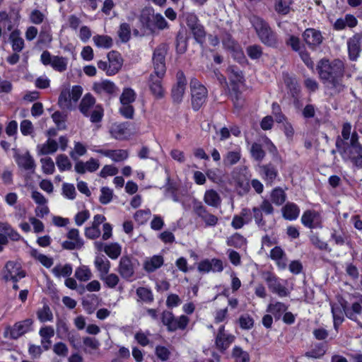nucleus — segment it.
<instances>
[{"label":"nucleus","mask_w":362,"mask_h":362,"mask_svg":"<svg viewBox=\"0 0 362 362\" xmlns=\"http://www.w3.org/2000/svg\"><path fill=\"white\" fill-rule=\"evenodd\" d=\"M350 123H344L341 130V136H338L336 146L344 159H349L354 165L362 168V146L358 142L356 132L351 133Z\"/></svg>","instance_id":"nucleus-1"},{"label":"nucleus","mask_w":362,"mask_h":362,"mask_svg":"<svg viewBox=\"0 0 362 362\" xmlns=\"http://www.w3.org/2000/svg\"><path fill=\"white\" fill-rule=\"evenodd\" d=\"M344 71V63L339 59H334L332 62L325 59L320 60L318 64V74L324 83L330 88V95L338 93L343 90L341 79Z\"/></svg>","instance_id":"nucleus-2"},{"label":"nucleus","mask_w":362,"mask_h":362,"mask_svg":"<svg viewBox=\"0 0 362 362\" xmlns=\"http://www.w3.org/2000/svg\"><path fill=\"white\" fill-rule=\"evenodd\" d=\"M165 54L166 49L162 45L155 49L153 55L154 71L150 76L148 86L151 92L156 98H162L165 93L162 79L165 74Z\"/></svg>","instance_id":"nucleus-3"},{"label":"nucleus","mask_w":362,"mask_h":362,"mask_svg":"<svg viewBox=\"0 0 362 362\" xmlns=\"http://www.w3.org/2000/svg\"><path fill=\"white\" fill-rule=\"evenodd\" d=\"M264 279L270 291L281 298L288 296L293 290V279H282L271 272L265 273Z\"/></svg>","instance_id":"nucleus-4"},{"label":"nucleus","mask_w":362,"mask_h":362,"mask_svg":"<svg viewBox=\"0 0 362 362\" xmlns=\"http://www.w3.org/2000/svg\"><path fill=\"white\" fill-rule=\"evenodd\" d=\"M228 78L230 81L229 92L234 105L238 106V102L240 99V92L244 86V77L243 73L238 69L234 66H230L228 69Z\"/></svg>","instance_id":"nucleus-5"},{"label":"nucleus","mask_w":362,"mask_h":362,"mask_svg":"<svg viewBox=\"0 0 362 362\" xmlns=\"http://www.w3.org/2000/svg\"><path fill=\"white\" fill-rule=\"evenodd\" d=\"M250 22L262 43L268 46L276 45V35L263 19L254 16L250 18Z\"/></svg>","instance_id":"nucleus-6"},{"label":"nucleus","mask_w":362,"mask_h":362,"mask_svg":"<svg viewBox=\"0 0 362 362\" xmlns=\"http://www.w3.org/2000/svg\"><path fill=\"white\" fill-rule=\"evenodd\" d=\"M107 59L110 61V65L105 61L100 60L98 62V67L104 71L107 76H114L117 74L123 65V59L121 54L116 51H111L107 54Z\"/></svg>","instance_id":"nucleus-7"},{"label":"nucleus","mask_w":362,"mask_h":362,"mask_svg":"<svg viewBox=\"0 0 362 362\" xmlns=\"http://www.w3.org/2000/svg\"><path fill=\"white\" fill-rule=\"evenodd\" d=\"M40 62L45 66H49L57 72L63 73L67 70L69 59L59 55H52L49 51H43L40 55Z\"/></svg>","instance_id":"nucleus-8"},{"label":"nucleus","mask_w":362,"mask_h":362,"mask_svg":"<svg viewBox=\"0 0 362 362\" xmlns=\"http://www.w3.org/2000/svg\"><path fill=\"white\" fill-rule=\"evenodd\" d=\"M190 88L192 107L198 110L206 101L207 90L197 78L191 79Z\"/></svg>","instance_id":"nucleus-9"},{"label":"nucleus","mask_w":362,"mask_h":362,"mask_svg":"<svg viewBox=\"0 0 362 362\" xmlns=\"http://www.w3.org/2000/svg\"><path fill=\"white\" fill-rule=\"evenodd\" d=\"M32 325L33 320L31 319L18 322L13 327H8L6 329L4 336L11 339H18L23 334L30 332L32 329Z\"/></svg>","instance_id":"nucleus-10"},{"label":"nucleus","mask_w":362,"mask_h":362,"mask_svg":"<svg viewBox=\"0 0 362 362\" xmlns=\"http://www.w3.org/2000/svg\"><path fill=\"white\" fill-rule=\"evenodd\" d=\"M235 336L227 332L225 329V326L221 325L215 336L216 349L218 351L223 353L230 347L235 341Z\"/></svg>","instance_id":"nucleus-11"},{"label":"nucleus","mask_w":362,"mask_h":362,"mask_svg":"<svg viewBox=\"0 0 362 362\" xmlns=\"http://www.w3.org/2000/svg\"><path fill=\"white\" fill-rule=\"evenodd\" d=\"M4 279L6 281L17 282L25 276V272L22 269L21 264L16 262H8L4 269Z\"/></svg>","instance_id":"nucleus-12"},{"label":"nucleus","mask_w":362,"mask_h":362,"mask_svg":"<svg viewBox=\"0 0 362 362\" xmlns=\"http://www.w3.org/2000/svg\"><path fill=\"white\" fill-rule=\"evenodd\" d=\"M224 269L223 261L220 259H204L200 261L197 265V269L200 273L208 274L219 273Z\"/></svg>","instance_id":"nucleus-13"},{"label":"nucleus","mask_w":362,"mask_h":362,"mask_svg":"<svg viewBox=\"0 0 362 362\" xmlns=\"http://www.w3.org/2000/svg\"><path fill=\"white\" fill-rule=\"evenodd\" d=\"M136 262V260H134L129 256H123L121 257L118 266V272L125 280H132L135 272Z\"/></svg>","instance_id":"nucleus-14"},{"label":"nucleus","mask_w":362,"mask_h":362,"mask_svg":"<svg viewBox=\"0 0 362 362\" xmlns=\"http://www.w3.org/2000/svg\"><path fill=\"white\" fill-rule=\"evenodd\" d=\"M192 204L195 214L204 221L206 226H215L217 224L218 218L210 214L201 202L194 199Z\"/></svg>","instance_id":"nucleus-15"},{"label":"nucleus","mask_w":362,"mask_h":362,"mask_svg":"<svg viewBox=\"0 0 362 362\" xmlns=\"http://www.w3.org/2000/svg\"><path fill=\"white\" fill-rule=\"evenodd\" d=\"M93 152L101 154L110 158L114 162H122L127 159L128 151L124 149L110 150L102 148L100 146H94L90 149Z\"/></svg>","instance_id":"nucleus-16"},{"label":"nucleus","mask_w":362,"mask_h":362,"mask_svg":"<svg viewBox=\"0 0 362 362\" xmlns=\"http://www.w3.org/2000/svg\"><path fill=\"white\" fill-rule=\"evenodd\" d=\"M340 303L346 316L351 320L356 322L361 327L362 305L359 303L356 302L349 307L348 302L346 300H343Z\"/></svg>","instance_id":"nucleus-17"},{"label":"nucleus","mask_w":362,"mask_h":362,"mask_svg":"<svg viewBox=\"0 0 362 362\" xmlns=\"http://www.w3.org/2000/svg\"><path fill=\"white\" fill-rule=\"evenodd\" d=\"M67 240L62 243V247L66 250H78L83 245V240L78 229L72 228L66 234Z\"/></svg>","instance_id":"nucleus-18"},{"label":"nucleus","mask_w":362,"mask_h":362,"mask_svg":"<svg viewBox=\"0 0 362 362\" xmlns=\"http://www.w3.org/2000/svg\"><path fill=\"white\" fill-rule=\"evenodd\" d=\"M176 83L172 88V98L174 102L180 103L182 101L183 95L185 94L187 81L184 73L182 71H179L176 74Z\"/></svg>","instance_id":"nucleus-19"},{"label":"nucleus","mask_w":362,"mask_h":362,"mask_svg":"<svg viewBox=\"0 0 362 362\" xmlns=\"http://www.w3.org/2000/svg\"><path fill=\"white\" fill-rule=\"evenodd\" d=\"M93 90L98 94H107L112 96L117 94L118 87L113 81L104 79L95 82L93 84Z\"/></svg>","instance_id":"nucleus-20"},{"label":"nucleus","mask_w":362,"mask_h":362,"mask_svg":"<svg viewBox=\"0 0 362 362\" xmlns=\"http://www.w3.org/2000/svg\"><path fill=\"white\" fill-rule=\"evenodd\" d=\"M258 173L267 185H272L279 175L276 167L271 163L259 165Z\"/></svg>","instance_id":"nucleus-21"},{"label":"nucleus","mask_w":362,"mask_h":362,"mask_svg":"<svg viewBox=\"0 0 362 362\" xmlns=\"http://www.w3.org/2000/svg\"><path fill=\"white\" fill-rule=\"evenodd\" d=\"M100 167L98 160L91 158L86 162L79 160L75 163V170L79 174H84L86 172L93 173L96 171Z\"/></svg>","instance_id":"nucleus-22"},{"label":"nucleus","mask_w":362,"mask_h":362,"mask_svg":"<svg viewBox=\"0 0 362 362\" xmlns=\"http://www.w3.org/2000/svg\"><path fill=\"white\" fill-rule=\"evenodd\" d=\"M163 263L164 259L162 255H153L145 258L143 268L146 272L151 273L160 268Z\"/></svg>","instance_id":"nucleus-23"},{"label":"nucleus","mask_w":362,"mask_h":362,"mask_svg":"<svg viewBox=\"0 0 362 362\" xmlns=\"http://www.w3.org/2000/svg\"><path fill=\"white\" fill-rule=\"evenodd\" d=\"M362 39L361 33L355 34L348 41L349 55L351 60H356L361 52L360 43Z\"/></svg>","instance_id":"nucleus-24"},{"label":"nucleus","mask_w":362,"mask_h":362,"mask_svg":"<svg viewBox=\"0 0 362 362\" xmlns=\"http://www.w3.org/2000/svg\"><path fill=\"white\" fill-rule=\"evenodd\" d=\"M8 40L13 52H21L24 49L25 41L18 29H15L10 33Z\"/></svg>","instance_id":"nucleus-25"},{"label":"nucleus","mask_w":362,"mask_h":362,"mask_svg":"<svg viewBox=\"0 0 362 362\" xmlns=\"http://www.w3.org/2000/svg\"><path fill=\"white\" fill-rule=\"evenodd\" d=\"M14 158L20 168L25 170L33 171L35 170V161L29 153L26 152L23 154L16 153Z\"/></svg>","instance_id":"nucleus-26"},{"label":"nucleus","mask_w":362,"mask_h":362,"mask_svg":"<svg viewBox=\"0 0 362 362\" xmlns=\"http://www.w3.org/2000/svg\"><path fill=\"white\" fill-rule=\"evenodd\" d=\"M111 136L118 140H124L129 138L130 133L127 123L114 124L110 130Z\"/></svg>","instance_id":"nucleus-27"},{"label":"nucleus","mask_w":362,"mask_h":362,"mask_svg":"<svg viewBox=\"0 0 362 362\" xmlns=\"http://www.w3.org/2000/svg\"><path fill=\"white\" fill-rule=\"evenodd\" d=\"M94 264L99 272V277L103 278V276L107 274L110 270V262L103 255H98L94 260Z\"/></svg>","instance_id":"nucleus-28"},{"label":"nucleus","mask_w":362,"mask_h":362,"mask_svg":"<svg viewBox=\"0 0 362 362\" xmlns=\"http://www.w3.org/2000/svg\"><path fill=\"white\" fill-rule=\"evenodd\" d=\"M269 256L276 263L279 269H284L286 267V255L280 247H274L271 250Z\"/></svg>","instance_id":"nucleus-29"},{"label":"nucleus","mask_w":362,"mask_h":362,"mask_svg":"<svg viewBox=\"0 0 362 362\" xmlns=\"http://www.w3.org/2000/svg\"><path fill=\"white\" fill-rule=\"evenodd\" d=\"M286 304L275 301L270 303L267 308V312L271 313L276 320H279L284 313L287 310Z\"/></svg>","instance_id":"nucleus-30"},{"label":"nucleus","mask_w":362,"mask_h":362,"mask_svg":"<svg viewBox=\"0 0 362 362\" xmlns=\"http://www.w3.org/2000/svg\"><path fill=\"white\" fill-rule=\"evenodd\" d=\"M204 202L208 206L217 208L221 205V199L216 190L211 189L206 190L204 195Z\"/></svg>","instance_id":"nucleus-31"},{"label":"nucleus","mask_w":362,"mask_h":362,"mask_svg":"<svg viewBox=\"0 0 362 362\" xmlns=\"http://www.w3.org/2000/svg\"><path fill=\"white\" fill-rule=\"evenodd\" d=\"M154 16L155 13L153 8H144L141 12V15L139 17V21L143 27L151 30V29L152 28V23Z\"/></svg>","instance_id":"nucleus-32"},{"label":"nucleus","mask_w":362,"mask_h":362,"mask_svg":"<svg viewBox=\"0 0 362 362\" xmlns=\"http://www.w3.org/2000/svg\"><path fill=\"white\" fill-rule=\"evenodd\" d=\"M95 103V98L90 93L86 94L82 98L79 105V110L81 112L83 115L88 117L89 115L90 109L94 107Z\"/></svg>","instance_id":"nucleus-33"},{"label":"nucleus","mask_w":362,"mask_h":362,"mask_svg":"<svg viewBox=\"0 0 362 362\" xmlns=\"http://www.w3.org/2000/svg\"><path fill=\"white\" fill-rule=\"evenodd\" d=\"M282 214L284 218L290 221L296 220L300 214L298 206L293 203H287L282 208Z\"/></svg>","instance_id":"nucleus-34"},{"label":"nucleus","mask_w":362,"mask_h":362,"mask_svg":"<svg viewBox=\"0 0 362 362\" xmlns=\"http://www.w3.org/2000/svg\"><path fill=\"white\" fill-rule=\"evenodd\" d=\"M242 156V151L240 147L238 146L233 151H228L223 158V162L226 165H233L238 163Z\"/></svg>","instance_id":"nucleus-35"},{"label":"nucleus","mask_w":362,"mask_h":362,"mask_svg":"<svg viewBox=\"0 0 362 362\" xmlns=\"http://www.w3.org/2000/svg\"><path fill=\"white\" fill-rule=\"evenodd\" d=\"M231 42V45H228L226 42H223V46L231 51L233 57L237 60L238 62L241 63L245 60V57L244 55L243 51L240 47L239 45L237 44L235 41H230Z\"/></svg>","instance_id":"nucleus-36"},{"label":"nucleus","mask_w":362,"mask_h":362,"mask_svg":"<svg viewBox=\"0 0 362 362\" xmlns=\"http://www.w3.org/2000/svg\"><path fill=\"white\" fill-rule=\"evenodd\" d=\"M57 149L58 143L51 139H49L45 143L37 146L38 152L42 155L54 153Z\"/></svg>","instance_id":"nucleus-37"},{"label":"nucleus","mask_w":362,"mask_h":362,"mask_svg":"<svg viewBox=\"0 0 362 362\" xmlns=\"http://www.w3.org/2000/svg\"><path fill=\"white\" fill-rule=\"evenodd\" d=\"M93 41L96 47L103 49H110L113 45L112 38L105 35H95Z\"/></svg>","instance_id":"nucleus-38"},{"label":"nucleus","mask_w":362,"mask_h":362,"mask_svg":"<svg viewBox=\"0 0 362 362\" xmlns=\"http://www.w3.org/2000/svg\"><path fill=\"white\" fill-rule=\"evenodd\" d=\"M286 199V194L284 190L278 187H275L270 194L271 202L276 206L282 205Z\"/></svg>","instance_id":"nucleus-39"},{"label":"nucleus","mask_w":362,"mask_h":362,"mask_svg":"<svg viewBox=\"0 0 362 362\" xmlns=\"http://www.w3.org/2000/svg\"><path fill=\"white\" fill-rule=\"evenodd\" d=\"M74 276L79 281L86 282L91 279L93 274L88 266L81 265L76 269Z\"/></svg>","instance_id":"nucleus-40"},{"label":"nucleus","mask_w":362,"mask_h":362,"mask_svg":"<svg viewBox=\"0 0 362 362\" xmlns=\"http://www.w3.org/2000/svg\"><path fill=\"white\" fill-rule=\"evenodd\" d=\"M52 41V34L51 27L49 24H45L41 28L39 35L38 43L48 45L51 43Z\"/></svg>","instance_id":"nucleus-41"},{"label":"nucleus","mask_w":362,"mask_h":362,"mask_svg":"<svg viewBox=\"0 0 362 362\" xmlns=\"http://www.w3.org/2000/svg\"><path fill=\"white\" fill-rule=\"evenodd\" d=\"M31 256L39 262H40L46 268H50L54 263L53 259L49 256L40 253L36 249H31Z\"/></svg>","instance_id":"nucleus-42"},{"label":"nucleus","mask_w":362,"mask_h":362,"mask_svg":"<svg viewBox=\"0 0 362 362\" xmlns=\"http://www.w3.org/2000/svg\"><path fill=\"white\" fill-rule=\"evenodd\" d=\"M303 36L308 46L315 50L317 47V31L314 28H308L303 33Z\"/></svg>","instance_id":"nucleus-43"},{"label":"nucleus","mask_w":362,"mask_h":362,"mask_svg":"<svg viewBox=\"0 0 362 362\" xmlns=\"http://www.w3.org/2000/svg\"><path fill=\"white\" fill-rule=\"evenodd\" d=\"M104 252L112 259H116L122 252V247L117 243L106 244L104 246Z\"/></svg>","instance_id":"nucleus-44"},{"label":"nucleus","mask_w":362,"mask_h":362,"mask_svg":"<svg viewBox=\"0 0 362 362\" xmlns=\"http://www.w3.org/2000/svg\"><path fill=\"white\" fill-rule=\"evenodd\" d=\"M136 98L135 90L131 88H124L119 97L121 105L132 104Z\"/></svg>","instance_id":"nucleus-45"},{"label":"nucleus","mask_w":362,"mask_h":362,"mask_svg":"<svg viewBox=\"0 0 362 362\" xmlns=\"http://www.w3.org/2000/svg\"><path fill=\"white\" fill-rule=\"evenodd\" d=\"M189 322V319L187 316L182 315L177 317H174L172 326L170 328V332H174L177 329H185Z\"/></svg>","instance_id":"nucleus-46"},{"label":"nucleus","mask_w":362,"mask_h":362,"mask_svg":"<svg viewBox=\"0 0 362 362\" xmlns=\"http://www.w3.org/2000/svg\"><path fill=\"white\" fill-rule=\"evenodd\" d=\"M72 267L69 264H58L52 269V273L56 277H69L72 274Z\"/></svg>","instance_id":"nucleus-47"},{"label":"nucleus","mask_w":362,"mask_h":362,"mask_svg":"<svg viewBox=\"0 0 362 362\" xmlns=\"http://www.w3.org/2000/svg\"><path fill=\"white\" fill-rule=\"evenodd\" d=\"M293 2V0H276L275 11L279 14L286 15L289 13Z\"/></svg>","instance_id":"nucleus-48"},{"label":"nucleus","mask_w":362,"mask_h":362,"mask_svg":"<svg viewBox=\"0 0 362 362\" xmlns=\"http://www.w3.org/2000/svg\"><path fill=\"white\" fill-rule=\"evenodd\" d=\"M59 104L61 107H63L64 108H71V107L74 105V103L71 99V95L70 94V90L65 89L61 92L60 95L59 97Z\"/></svg>","instance_id":"nucleus-49"},{"label":"nucleus","mask_w":362,"mask_h":362,"mask_svg":"<svg viewBox=\"0 0 362 362\" xmlns=\"http://www.w3.org/2000/svg\"><path fill=\"white\" fill-rule=\"evenodd\" d=\"M168 23L165 18L160 13H155L151 31L164 30L168 28Z\"/></svg>","instance_id":"nucleus-50"},{"label":"nucleus","mask_w":362,"mask_h":362,"mask_svg":"<svg viewBox=\"0 0 362 362\" xmlns=\"http://www.w3.org/2000/svg\"><path fill=\"white\" fill-rule=\"evenodd\" d=\"M226 243L228 246L240 248L246 244V239L236 233L228 238Z\"/></svg>","instance_id":"nucleus-51"},{"label":"nucleus","mask_w":362,"mask_h":362,"mask_svg":"<svg viewBox=\"0 0 362 362\" xmlns=\"http://www.w3.org/2000/svg\"><path fill=\"white\" fill-rule=\"evenodd\" d=\"M56 164L59 171H66L71 168V163L69 158L64 154L59 155L56 158Z\"/></svg>","instance_id":"nucleus-52"},{"label":"nucleus","mask_w":362,"mask_h":362,"mask_svg":"<svg viewBox=\"0 0 362 362\" xmlns=\"http://www.w3.org/2000/svg\"><path fill=\"white\" fill-rule=\"evenodd\" d=\"M117 34L122 42H127L131 37L130 25L127 23H121Z\"/></svg>","instance_id":"nucleus-53"},{"label":"nucleus","mask_w":362,"mask_h":362,"mask_svg":"<svg viewBox=\"0 0 362 362\" xmlns=\"http://www.w3.org/2000/svg\"><path fill=\"white\" fill-rule=\"evenodd\" d=\"M316 218V214L315 212L311 211H306L303 213L301 217V222L305 227L308 228H314L315 226V220Z\"/></svg>","instance_id":"nucleus-54"},{"label":"nucleus","mask_w":362,"mask_h":362,"mask_svg":"<svg viewBox=\"0 0 362 362\" xmlns=\"http://www.w3.org/2000/svg\"><path fill=\"white\" fill-rule=\"evenodd\" d=\"M37 318L42 322L52 321L53 319L52 313L49 307L45 305L42 308L39 309L37 313Z\"/></svg>","instance_id":"nucleus-55"},{"label":"nucleus","mask_w":362,"mask_h":362,"mask_svg":"<svg viewBox=\"0 0 362 362\" xmlns=\"http://www.w3.org/2000/svg\"><path fill=\"white\" fill-rule=\"evenodd\" d=\"M42 172L46 175H52L55 170L54 161L49 157H45L40 159Z\"/></svg>","instance_id":"nucleus-56"},{"label":"nucleus","mask_w":362,"mask_h":362,"mask_svg":"<svg viewBox=\"0 0 362 362\" xmlns=\"http://www.w3.org/2000/svg\"><path fill=\"white\" fill-rule=\"evenodd\" d=\"M109 288H115L119 281V276L113 273L105 274L103 278H100Z\"/></svg>","instance_id":"nucleus-57"},{"label":"nucleus","mask_w":362,"mask_h":362,"mask_svg":"<svg viewBox=\"0 0 362 362\" xmlns=\"http://www.w3.org/2000/svg\"><path fill=\"white\" fill-rule=\"evenodd\" d=\"M193 35L196 41L202 44L205 40L206 33L204 27L199 24H195L191 27Z\"/></svg>","instance_id":"nucleus-58"},{"label":"nucleus","mask_w":362,"mask_h":362,"mask_svg":"<svg viewBox=\"0 0 362 362\" xmlns=\"http://www.w3.org/2000/svg\"><path fill=\"white\" fill-rule=\"evenodd\" d=\"M233 356L236 362H249L250 356L247 352L243 351L239 346H235L233 349Z\"/></svg>","instance_id":"nucleus-59"},{"label":"nucleus","mask_w":362,"mask_h":362,"mask_svg":"<svg viewBox=\"0 0 362 362\" xmlns=\"http://www.w3.org/2000/svg\"><path fill=\"white\" fill-rule=\"evenodd\" d=\"M250 153L252 157L258 161H261L265 156V153L262 146L257 143H254L251 146Z\"/></svg>","instance_id":"nucleus-60"},{"label":"nucleus","mask_w":362,"mask_h":362,"mask_svg":"<svg viewBox=\"0 0 362 362\" xmlns=\"http://www.w3.org/2000/svg\"><path fill=\"white\" fill-rule=\"evenodd\" d=\"M104 110L101 105H95L92 111L88 117H90V120L93 123L100 122L103 117Z\"/></svg>","instance_id":"nucleus-61"},{"label":"nucleus","mask_w":362,"mask_h":362,"mask_svg":"<svg viewBox=\"0 0 362 362\" xmlns=\"http://www.w3.org/2000/svg\"><path fill=\"white\" fill-rule=\"evenodd\" d=\"M87 152L86 146L79 141L74 142V146L72 151L70 152V156L75 159L76 157L83 156Z\"/></svg>","instance_id":"nucleus-62"},{"label":"nucleus","mask_w":362,"mask_h":362,"mask_svg":"<svg viewBox=\"0 0 362 362\" xmlns=\"http://www.w3.org/2000/svg\"><path fill=\"white\" fill-rule=\"evenodd\" d=\"M100 196L99 197V201L103 204H109L113 197V191L112 189L107 187H103L100 189Z\"/></svg>","instance_id":"nucleus-63"},{"label":"nucleus","mask_w":362,"mask_h":362,"mask_svg":"<svg viewBox=\"0 0 362 362\" xmlns=\"http://www.w3.org/2000/svg\"><path fill=\"white\" fill-rule=\"evenodd\" d=\"M151 214L149 209H141L135 213L134 218L139 224H144L149 219Z\"/></svg>","instance_id":"nucleus-64"}]
</instances>
